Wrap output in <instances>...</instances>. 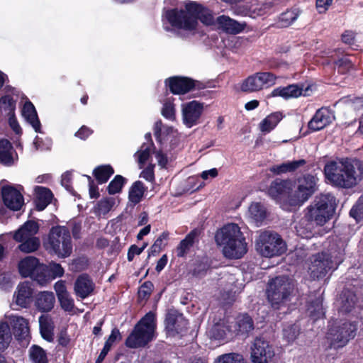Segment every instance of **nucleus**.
I'll return each instance as SVG.
<instances>
[{"mask_svg":"<svg viewBox=\"0 0 363 363\" xmlns=\"http://www.w3.org/2000/svg\"><path fill=\"white\" fill-rule=\"evenodd\" d=\"M324 174L332 186L350 189L363 179V164L359 160L349 157L333 158L326 162Z\"/></svg>","mask_w":363,"mask_h":363,"instance_id":"f257e3e1","label":"nucleus"},{"mask_svg":"<svg viewBox=\"0 0 363 363\" xmlns=\"http://www.w3.org/2000/svg\"><path fill=\"white\" fill-rule=\"evenodd\" d=\"M163 17L174 28L187 31L195 30L198 20L206 26L214 23V17L210 9L192 1L184 3V9H169L164 12Z\"/></svg>","mask_w":363,"mask_h":363,"instance_id":"f03ea898","label":"nucleus"},{"mask_svg":"<svg viewBox=\"0 0 363 363\" xmlns=\"http://www.w3.org/2000/svg\"><path fill=\"white\" fill-rule=\"evenodd\" d=\"M215 240L223 247L224 256L229 259H240L247 251L245 238L240 227L235 223H228L218 230Z\"/></svg>","mask_w":363,"mask_h":363,"instance_id":"7ed1b4c3","label":"nucleus"},{"mask_svg":"<svg viewBox=\"0 0 363 363\" xmlns=\"http://www.w3.org/2000/svg\"><path fill=\"white\" fill-rule=\"evenodd\" d=\"M156 328V315L154 312L149 311L135 324L126 338L125 345L129 348L145 347L155 338Z\"/></svg>","mask_w":363,"mask_h":363,"instance_id":"20e7f679","label":"nucleus"},{"mask_svg":"<svg viewBox=\"0 0 363 363\" xmlns=\"http://www.w3.org/2000/svg\"><path fill=\"white\" fill-rule=\"evenodd\" d=\"M294 289V285L287 276H279L271 279L266 290L271 306L275 310L280 309L290 301Z\"/></svg>","mask_w":363,"mask_h":363,"instance_id":"39448f33","label":"nucleus"},{"mask_svg":"<svg viewBox=\"0 0 363 363\" xmlns=\"http://www.w3.org/2000/svg\"><path fill=\"white\" fill-rule=\"evenodd\" d=\"M255 249L261 256L270 258L284 254L287 250V245L279 233L264 230L256 239Z\"/></svg>","mask_w":363,"mask_h":363,"instance_id":"423d86ee","label":"nucleus"},{"mask_svg":"<svg viewBox=\"0 0 363 363\" xmlns=\"http://www.w3.org/2000/svg\"><path fill=\"white\" fill-rule=\"evenodd\" d=\"M11 331L8 323H0V350H6L11 340V334L17 340H23L29 334V323L21 316H12L10 319Z\"/></svg>","mask_w":363,"mask_h":363,"instance_id":"0eeeda50","label":"nucleus"},{"mask_svg":"<svg viewBox=\"0 0 363 363\" xmlns=\"http://www.w3.org/2000/svg\"><path fill=\"white\" fill-rule=\"evenodd\" d=\"M48 244L59 257L65 258L72 254V243L70 232L66 226L52 227L48 235Z\"/></svg>","mask_w":363,"mask_h":363,"instance_id":"6e6552de","label":"nucleus"},{"mask_svg":"<svg viewBox=\"0 0 363 363\" xmlns=\"http://www.w3.org/2000/svg\"><path fill=\"white\" fill-rule=\"evenodd\" d=\"M294 183L289 179L277 178L267 189L268 195L277 201H283V205L295 206V194L293 192Z\"/></svg>","mask_w":363,"mask_h":363,"instance_id":"1a4fd4ad","label":"nucleus"},{"mask_svg":"<svg viewBox=\"0 0 363 363\" xmlns=\"http://www.w3.org/2000/svg\"><path fill=\"white\" fill-rule=\"evenodd\" d=\"M357 330V325L350 322H345L329 328L327 339L330 347L337 349L345 346L354 337Z\"/></svg>","mask_w":363,"mask_h":363,"instance_id":"9d476101","label":"nucleus"},{"mask_svg":"<svg viewBox=\"0 0 363 363\" xmlns=\"http://www.w3.org/2000/svg\"><path fill=\"white\" fill-rule=\"evenodd\" d=\"M250 350L252 363H269L275 355L273 345L262 336L255 338Z\"/></svg>","mask_w":363,"mask_h":363,"instance_id":"9b49d317","label":"nucleus"},{"mask_svg":"<svg viewBox=\"0 0 363 363\" xmlns=\"http://www.w3.org/2000/svg\"><path fill=\"white\" fill-rule=\"evenodd\" d=\"M164 84L174 95H183L195 89L200 82L190 77L173 76L164 80Z\"/></svg>","mask_w":363,"mask_h":363,"instance_id":"f8f14e48","label":"nucleus"},{"mask_svg":"<svg viewBox=\"0 0 363 363\" xmlns=\"http://www.w3.org/2000/svg\"><path fill=\"white\" fill-rule=\"evenodd\" d=\"M188 320L182 313L174 309H170L165 315L164 329L168 335L175 336L186 331Z\"/></svg>","mask_w":363,"mask_h":363,"instance_id":"ddd939ff","label":"nucleus"},{"mask_svg":"<svg viewBox=\"0 0 363 363\" xmlns=\"http://www.w3.org/2000/svg\"><path fill=\"white\" fill-rule=\"evenodd\" d=\"M317 179L307 174L298 179L296 188V205H302L312 196L317 190Z\"/></svg>","mask_w":363,"mask_h":363,"instance_id":"4468645a","label":"nucleus"},{"mask_svg":"<svg viewBox=\"0 0 363 363\" xmlns=\"http://www.w3.org/2000/svg\"><path fill=\"white\" fill-rule=\"evenodd\" d=\"M332 267L333 262L329 255L325 252L318 253L313 257L309 267L311 277L313 279L323 278Z\"/></svg>","mask_w":363,"mask_h":363,"instance_id":"2eb2a0df","label":"nucleus"},{"mask_svg":"<svg viewBox=\"0 0 363 363\" xmlns=\"http://www.w3.org/2000/svg\"><path fill=\"white\" fill-rule=\"evenodd\" d=\"M1 193L4 204L13 211H19L24 204L23 194L12 185L3 186Z\"/></svg>","mask_w":363,"mask_h":363,"instance_id":"dca6fc26","label":"nucleus"},{"mask_svg":"<svg viewBox=\"0 0 363 363\" xmlns=\"http://www.w3.org/2000/svg\"><path fill=\"white\" fill-rule=\"evenodd\" d=\"M203 111V104L191 101L182 105V120L187 128H191L200 122Z\"/></svg>","mask_w":363,"mask_h":363,"instance_id":"f3484780","label":"nucleus"},{"mask_svg":"<svg viewBox=\"0 0 363 363\" xmlns=\"http://www.w3.org/2000/svg\"><path fill=\"white\" fill-rule=\"evenodd\" d=\"M34 289L31 282H20L13 294V302L22 308H28L33 300Z\"/></svg>","mask_w":363,"mask_h":363,"instance_id":"a211bd4d","label":"nucleus"},{"mask_svg":"<svg viewBox=\"0 0 363 363\" xmlns=\"http://www.w3.org/2000/svg\"><path fill=\"white\" fill-rule=\"evenodd\" d=\"M335 116L327 108L318 109L308 122V128L313 131L320 130L332 123Z\"/></svg>","mask_w":363,"mask_h":363,"instance_id":"6ab92c4d","label":"nucleus"},{"mask_svg":"<svg viewBox=\"0 0 363 363\" xmlns=\"http://www.w3.org/2000/svg\"><path fill=\"white\" fill-rule=\"evenodd\" d=\"M254 329V320L248 313H240L236 317L234 333L237 336L247 337Z\"/></svg>","mask_w":363,"mask_h":363,"instance_id":"aec40b11","label":"nucleus"},{"mask_svg":"<svg viewBox=\"0 0 363 363\" xmlns=\"http://www.w3.org/2000/svg\"><path fill=\"white\" fill-rule=\"evenodd\" d=\"M94 289V284L87 274L79 275L74 283V291L82 299L88 297Z\"/></svg>","mask_w":363,"mask_h":363,"instance_id":"412c9836","label":"nucleus"},{"mask_svg":"<svg viewBox=\"0 0 363 363\" xmlns=\"http://www.w3.org/2000/svg\"><path fill=\"white\" fill-rule=\"evenodd\" d=\"M35 306L42 313L50 312L52 310L55 303V297L52 291H40L35 296Z\"/></svg>","mask_w":363,"mask_h":363,"instance_id":"4be33fe9","label":"nucleus"},{"mask_svg":"<svg viewBox=\"0 0 363 363\" xmlns=\"http://www.w3.org/2000/svg\"><path fill=\"white\" fill-rule=\"evenodd\" d=\"M200 231L197 228L191 230L185 238L182 240L176 248L178 257H184L196 242H199Z\"/></svg>","mask_w":363,"mask_h":363,"instance_id":"5701e85b","label":"nucleus"},{"mask_svg":"<svg viewBox=\"0 0 363 363\" xmlns=\"http://www.w3.org/2000/svg\"><path fill=\"white\" fill-rule=\"evenodd\" d=\"M357 300V296L352 291L345 289L337 301L339 311L343 313H350L356 306Z\"/></svg>","mask_w":363,"mask_h":363,"instance_id":"b1692460","label":"nucleus"},{"mask_svg":"<svg viewBox=\"0 0 363 363\" xmlns=\"http://www.w3.org/2000/svg\"><path fill=\"white\" fill-rule=\"evenodd\" d=\"M35 191L36 194L35 209L38 211H42L52 202L53 194L50 189L40 186H37Z\"/></svg>","mask_w":363,"mask_h":363,"instance_id":"393cba45","label":"nucleus"},{"mask_svg":"<svg viewBox=\"0 0 363 363\" xmlns=\"http://www.w3.org/2000/svg\"><path fill=\"white\" fill-rule=\"evenodd\" d=\"M22 114L36 133H42L40 121L36 109L30 101L25 102L22 109Z\"/></svg>","mask_w":363,"mask_h":363,"instance_id":"a878e982","label":"nucleus"},{"mask_svg":"<svg viewBox=\"0 0 363 363\" xmlns=\"http://www.w3.org/2000/svg\"><path fill=\"white\" fill-rule=\"evenodd\" d=\"M39 328L42 337L49 342H53L55 324L50 315H41L39 317Z\"/></svg>","mask_w":363,"mask_h":363,"instance_id":"bb28decb","label":"nucleus"},{"mask_svg":"<svg viewBox=\"0 0 363 363\" xmlns=\"http://www.w3.org/2000/svg\"><path fill=\"white\" fill-rule=\"evenodd\" d=\"M39 225L37 222L29 220L21 225L13 235V239L17 242H22L26 238L38 233Z\"/></svg>","mask_w":363,"mask_h":363,"instance_id":"cd10ccee","label":"nucleus"},{"mask_svg":"<svg viewBox=\"0 0 363 363\" xmlns=\"http://www.w3.org/2000/svg\"><path fill=\"white\" fill-rule=\"evenodd\" d=\"M39 259L35 257H26L18 263V272L22 277H32L38 266Z\"/></svg>","mask_w":363,"mask_h":363,"instance_id":"c85d7f7f","label":"nucleus"},{"mask_svg":"<svg viewBox=\"0 0 363 363\" xmlns=\"http://www.w3.org/2000/svg\"><path fill=\"white\" fill-rule=\"evenodd\" d=\"M216 22L227 33L238 34L245 28L243 25L225 15L218 16Z\"/></svg>","mask_w":363,"mask_h":363,"instance_id":"c756f323","label":"nucleus"},{"mask_svg":"<svg viewBox=\"0 0 363 363\" xmlns=\"http://www.w3.org/2000/svg\"><path fill=\"white\" fill-rule=\"evenodd\" d=\"M313 204L323 211V214L333 215L335 211V198L330 194H320L315 197Z\"/></svg>","mask_w":363,"mask_h":363,"instance_id":"7c9ffc66","label":"nucleus"},{"mask_svg":"<svg viewBox=\"0 0 363 363\" xmlns=\"http://www.w3.org/2000/svg\"><path fill=\"white\" fill-rule=\"evenodd\" d=\"M306 211L307 219L315 221L319 225H323L332 216L328 213L323 214V211L313 203L308 206Z\"/></svg>","mask_w":363,"mask_h":363,"instance_id":"2f4dec72","label":"nucleus"},{"mask_svg":"<svg viewBox=\"0 0 363 363\" xmlns=\"http://www.w3.org/2000/svg\"><path fill=\"white\" fill-rule=\"evenodd\" d=\"M114 172L113 167L111 164H107L96 166L94 169L92 174L98 184H103L109 180Z\"/></svg>","mask_w":363,"mask_h":363,"instance_id":"473e14b6","label":"nucleus"},{"mask_svg":"<svg viewBox=\"0 0 363 363\" xmlns=\"http://www.w3.org/2000/svg\"><path fill=\"white\" fill-rule=\"evenodd\" d=\"M147 191V187L140 180L133 182L129 189L128 200L133 206L139 203Z\"/></svg>","mask_w":363,"mask_h":363,"instance_id":"72a5a7b5","label":"nucleus"},{"mask_svg":"<svg viewBox=\"0 0 363 363\" xmlns=\"http://www.w3.org/2000/svg\"><path fill=\"white\" fill-rule=\"evenodd\" d=\"M283 118V114L280 111L272 113L264 118L259 124L260 130L263 133L272 131Z\"/></svg>","mask_w":363,"mask_h":363,"instance_id":"f704fd0d","label":"nucleus"},{"mask_svg":"<svg viewBox=\"0 0 363 363\" xmlns=\"http://www.w3.org/2000/svg\"><path fill=\"white\" fill-rule=\"evenodd\" d=\"M31 363H49L46 351L38 345H33L28 350Z\"/></svg>","mask_w":363,"mask_h":363,"instance_id":"c9c22d12","label":"nucleus"},{"mask_svg":"<svg viewBox=\"0 0 363 363\" xmlns=\"http://www.w3.org/2000/svg\"><path fill=\"white\" fill-rule=\"evenodd\" d=\"M281 97L285 100H288L295 97V84H289L286 86H279L273 89V91L267 95V98Z\"/></svg>","mask_w":363,"mask_h":363,"instance_id":"e433bc0d","label":"nucleus"},{"mask_svg":"<svg viewBox=\"0 0 363 363\" xmlns=\"http://www.w3.org/2000/svg\"><path fill=\"white\" fill-rule=\"evenodd\" d=\"M128 179L122 175L117 174L109 182L106 191L109 195H115L122 191L123 188L127 184Z\"/></svg>","mask_w":363,"mask_h":363,"instance_id":"4c0bfd02","label":"nucleus"},{"mask_svg":"<svg viewBox=\"0 0 363 363\" xmlns=\"http://www.w3.org/2000/svg\"><path fill=\"white\" fill-rule=\"evenodd\" d=\"M241 90L244 92H255L262 90L257 73L249 76L243 81L241 85Z\"/></svg>","mask_w":363,"mask_h":363,"instance_id":"58836bf2","label":"nucleus"},{"mask_svg":"<svg viewBox=\"0 0 363 363\" xmlns=\"http://www.w3.org/2000/svg\"><path fill=\"white\" fill-rule=\"evenodd\" d=\"M16 100L10 94L0 97V113L4 111L7 115H14Z\"/></svg>","mask_w":363,"mask_h":363,"instance_id":"ea45409f","label":"nucleus"},{"mask_svg":"<svg viewBox=\"0 0 363 363\" xmlns=\"http://www.w3.org/2000/svg\"><path fill=\"white\" fill-rule=\"evenodd\" d=\"M31 279L41 286H45L49 283L50 281L47 265L40 263Z\"/></svg>","mask_w":363,"mask_h":363,"instance_id":"a19ab883","label":"nucleus"},{"mask_svg":"<svg viewBox=\"0 0 363 363\" xmlns=\"http://www.w3.org/2000/svg\"><path fill=\"white\" fill-rule=\"evenodd\" d=\"M252 218L257 223H262L267 218V211L260 203H255L249 208Z\"/></svg>","mask_w":363,"mask_h":363,"instance_id":"79ce46f5","label":"nucleus"},{"mask_svg":"<svg viewBox=\"0 0 363 363\" xmlns=\"http://www.w3.org/2000/svg\"><path fill=\"white\" fill-rule=\"evenodd\" d=\"M21 242V244L18 247L19 250L21 252L26 253L33 252L37 250L40 246L39 239L35 237H29Z\"/></svg>","mask_w":363,"mask_h":363,"instance_id":"37998d69","label":"nucleus"},{"mask_svg":"<svg viewBox=\"0 0 363 363\" xmlns=\"http://www.w3.org/2000/svg\"><path fill=\"white\" fill-rule=\"evenodd\" d=\"M259 79L262 89L269 88L276 83L277 77L270 72H257Z\"/></svg>","mask_w":363,"mask_h":363,"instance_id":"c03bdc74","label":"nucleus"},{"mask_svg":"<svg viewBox=\"0 0 363 363\" xmlns=\"http://www.w3.org/2000/svg\"><path fill=\"white\" fill-rule=\"evenodd\" d=\"M322 302V299L318 298L313 301L308 306V311L310 313V315L315 320L324 315Z\"/></svg>","mask_w":363,"mask_h":363,"instance_id":"a18cd8bd","label":"nucleus"},{"mask_svg":"<svg viewBox=\"0 0 363 363\" xmlns=\"http://www.w3.org/2000/svg\"><path fill=\"white\" fill-rule=\"evenodd\" d=\"M229 328L223 324H215L210 333L211 338L216 340H224L226 337L227 333L229 332Z\"/></svg>","mask_w":363,"mask_h":363,"instance_id":"49530a36","label":"nucleus"},{"mask_svg":"<svg viewBox=\"0 0 363 363\" xmlns=\"http://www.w3.org/2000/svg\"><path fill=\"white\" fill-rule=\"evenodd\" d=\"M295 171V160L280 164L274 165L270 168V172L274 174H281Z\"/></svg>","mask_w":363,"mask_h":363,"instance_id":"de8ad7c7","label":"nucleus"},{"mask_svg":"<svg viewBox=\"0 0 363 363\" xmlns=\"http://www.w3.org/2000/svg\"><path fill=\"white\" fill-rule=\"evenodd\" d=\"M214 363H244V360L240 354L228 353L219 356Z\"/></svg>","mask_w":363,"mask_h":363,"instance_id":"09e8293b","label":"nucleus"},{"mask_svg":"<svg viewBox=\"0 0 363 363\" xmlns=\"http://www.w3.org/2000/svg\"><path fill=\"white\" fill-rule=\"evenodd\" d=\"M48 269V275L50 281L56 279L57 277H61L65 273V270L60 264L51 262L47 265Z\"/></svg>","mask_w":363,"mask_h":363,"instance_id":"8fccbe9b","label":"nucleus"},{"mask_svg":"<svg viewBox=\"0 0 363 363\" xmlns=\"http://www.w3.org/2000/svg\"><path fill=\"white\" fill-rule=\"evenodd\" d=\"M350 215L357 221L363 219V196L359 198L356 204L352 208Z\"/></svg>","mask_w":363,"mask_h":363,"instance_id":"3c124183","label":"nucleus"},{"mask_svg":"<svg viewBox=\"0 0 363 363\" xmlns=\"http://www.w3.org/2000/svg\"><path fill=\"white\" fill-rule=\"evenodd\" d=\"M114 201L112 199L106 198L100 200L96 206L97 212L99 214L106 215L112 208Z\"/></svg>","mask_w":363,"mask_h":363,"instance_id":"603ef678","label":"nucleus"},{"mask_svg":"<svg viewBox=\"0 0 363 363\" xmlns=\"http://www.w3.org/2000/svg\"><path fill=\"white\" fill-rule=\"evenodd\" d=\"M61 308L66 312H72L74 307V299L69 294L57 298Z\"/></svg>","mask_w":363,"mask_h":363,"instance_id":"864d4df0","label":"nucleus"},{"mask_svg":"<svg viewBox=\"0 0 363 363\" xmlns=\"http://www.w3.org/2000/svg\"><path fill=\"white\" fill-rule=\"evenodd\" d=\"M154 288V285L152 281H145L139 289L138 291V297L141 299L147 300Z\"/></svg>","mask_w":363,"mask_h":363,"instance_id":"5fc2aeb1","label":"nucleus"},{"mask_svg":"<svg viewBox=\"0 0 363 363\" xmlns=\"http://www.w3.org/2000/svg\"><path fill=\"white\" fill-rule=\"evenodd\" d=\"M295 20V12L293 10L282 13L279 16V24L281 27H288Z\"/></svg>","mask_w":363,"mask_h":363,"instance_id":"6e6d98bb","label":"nucleus"},{"mask_svg":"<svg viewBox=\"0 0 363 363\" xmlns=\"http://www.w3.org/2000/svg\"><path fill=\"white\" fill-rule=\"evenodd\" d=\"M162 115L167 119L174 121L175 119V108L172 104L165 103L162 108Z\"/></svg>","mask_w":363,"mask_h":363,"instance_id":"4d7b16f0","label":"nucleus"},{"mask_svg":"<svg viewBox=\"0 0 363 363\" xmlns=\"http://www.w3.org/2000/svg\"><path fill=\"white\" fill-rule=\"evenodd\" d=\"M72 172L67 171L62 175L61 184L71 194H74V188L72 185Z\"/></svg>","mask_w":363,"mask_h":363,"instance_id":"13d9d810","label":"nucleus"},{"mask_svg":"<svg viewBox=\"0 0 363 363\" xmlns=\"http://www.w3.org/2000/svg\"><path fill=\"white\" fill-rule=\"evenodd\" d=\"M283 337L288 344L295 341V325H289L283 329Z\"/></svg>","mask_w":363,"mask_h":363,"instance_id":"bf43d9fd","label":"nucleus"},{"mask_svg":"<svg viewBox=\"0 0 363 363\" xmlns=\"http://www.w3.org/2000/svg\"><path fill=\"white\" fill-rule=\"evenodd\" d=\"M145 145V144L144 143L141 147L142 149L135 153V155L138 157V162L140 167L144 165L150 157V149L148 147L143 149Z\"/></svg>","mask_w":363,"mask_h":363,"instance_id":"052dcab7","label":"nucleus"},{"mask_svg":"<svg viewBox=\"0 0 363 363\" xmlns=\"http://www.w3.org/2000/svg\"><path fill=\"white\" fill-rule=\"evenodd\" d=\"M72 236L75 240L81 238L82 220L74 219L70 222Z\"/></svg>","mask_w":363,"mask_h":363,"instance_id":"680f3d73","label":"nucleus"},{"mask_svg":"<svg viewBox=\"0 0 363 363\" xmlns=\"http://www.w3.org/2000/svg\"><path fill=\"white\" fill-rule=\"evenodd\" d=\"M140 177H143L147 182H153L155 180L154 165L149 164L140 173Z\"/></svg>","mask_w":363,"mask_h":363,"instance_id":"e2e57ef3","label":"nucleus"},{"mask_svg":"<svg viewBox=\"0 0 363 363\" xmlns=\"http://www.w3.org/2000/svg\"><path fill=\"white\" fill-rule=\"evenodd\" d=\"M11 150L0 151V163L4 165H11L13 162Z\"/></svg>","mask_w":363,"mask_h":363,"instance_id":"0e129e2a","label":"nucleus"},{"mask_svg":"<svg viewBox=\"0 0 363 363\" xmlns=\"http://www.w3.org/2000/svg\"><path fill=\"white\" fill-rule=\"evenodd\" d=\"M93 133L92 129L86 125H82L75 133L74 135L81 140H86Z\"/></svg>","mask_w":363,"mask_h":363,"instance_id":"69168bd1","label":"nucleus"},{"mask_svg":"<svg viewBox=\"0 0 363 363\" xmlns=\"http://www.w3.org/2000/svg\"><path fill=\"white\" fill-rule=\"evenodd\" d=\"M339 72H344L352 67V62L347 57H342L335 62Z\"/></svg>","mask_w":363,"mask_h":363,"instance_id":"338daca9","label":"nucleus"},{"mask_svg":"<svg viewBox=\"0 0 363 363\" xmlns=\"http://www.w3.org/2000/svg\"><path fill=\"white\" fill-rule=\"evenodd\" d=\"M296 97L298 96H309L312 92V86L309 84H296Z\"/></svg>","mask_w":363,"mask_h":363,"instance_id":"774afa93","label":"nucleus"}]
</instances>
